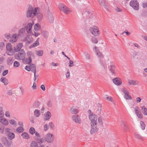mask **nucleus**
Returning <instances> with one entry per match:
<instances>
[{
	"instance_id": "nucleus-1",
	"label": "nucleus",
	"mask_w": 147,
	"mask_h": 147,
	"mask_svg": "<svg viewBox=\"0 0 147 147\" xmlns=\"http://www.w3.org/2000/svg\"><path fill=\"white\" fill-rule=\"evenodd\" d=\"M37 11L36 7L33 10L32 6L31 5H29L27 11L26 17L28 18L30 17L33 18L36 15Z\"/></svg>"
},
{
	"instance_id": "nucleus-2",
	"label": "nucleus",
	"mask_w": 147,
	"mask_h": 147,
	"mask_svg": "<svg viewBox=\"0 0 147 147\" xmlns=\"http://www.w3.org/2000/svg\"><path fill=\"white\" fill-rule=\"evenodd\" d=\"M32 25L33 24L32 23H29L27 26L25 27L24 28H22L20 30L19 33H23L24 32V29H25L28 34L30 33L32 31Z\"/></svg>"
},
{
	"instance_id": "nucleus-3",
	"label": "nucleus",
	"mask_w": 147,
	"mask_h": 147,
	"mask_svg": "<svg viewBox=\"0 0 147 147\" xmlns=\"http://www.w3.org/2000/svg\"><path fill=\"white\" fill-rule=\"evenodd\" d=\"M25 55V53L24 50L23 49H21L19 51V52L18 54H16L15 55V57L16 59H18V58H19L20 59H22L23 61L25 60L24 58Z\"/></svg>"
},
{
	"instance_id": "nucleus-4",
	"label": "nucleus",
	"mask_w": 147,
	"mask_h": 147,
	"mask_svg": "<svg viewBox=\"0 0 147 147\" xmlns=\"http://www.w3.org/2000/svg\"><path fill=\"white\" fill-rule=\"evenodd\" d=\"M130 5L134 9L138 10L139 9V4L137 0H132L129 3Z\"/></svg>"
},
{
	"instance_id": "nucleus-5",
	"label": "nucleus",
	"mask_w": 147,
	"mask_h": 147,
	"mask_svg": "<svg viewBox=\"0 0 147 147\" xmlns=\"http://www.w3.org/2000/svg\"><path fill=\"white\" fill-rule=\"evenodd\" d=\"M91 129L90 130V133L91 134H93L98 132V129L97 127V123H91Z\"/></svg>"
},
{
	"instance_id": "nucleus-6",
	"label": "nucleus",
	"mask_w": 147,
	"mask_h": 147,
	"mask_svg": "<svg viewBox=\"0 0 147 147\" xmlns=\"http://www.w3.org/2000/svg\"><path fill=\"white\" fill-rule=\"evenodd\" d=\"M54 136L52 134H47L46 136L45 139L47 142L49 143L53 142L54 140Z\"/></svg>"
},
{
	"instance_id": "nucleus-7",
	"label": "nucleus",
	"mask_w": 147,
	"mask_h": 147,
	"mask_svg": "<svg viewBox=\"0 0 147 147\" xmlns=\"http://www.w3.org/2000/svg\"><path fill=\"white\" fill-rule=\"evenodd\" d=\"M2 143L4 145L6 146L10 147L12 144V141L9 140L7 138L3 137L1 139Z\"/></svg>"
},
{
	"instance_id": "nucleus-8",
	"label": "nucleus",
	"mask_w": 147,
	"mask_h": 147,
	"mask_svg": "<svg viewBox=\"0 0 147 147\" xmlns=\"http://www.w3.org/2000/svg\"><path fill=\"white\" fill-rule=\"evenodd\" d=\"M91 32L95 36H98L99 34V30L96 26H94L90 28Z\"/></svg>"
},
{
	"instance_id": "nucleus-9",
	"label": "nucleus",
	"mask_w": 147,
	"mask_h": 147,
	"mask_svg": "<svg viewBox=\"0 0 147 147\" xmlns=\"http://www.w3.org/2000/svg\"><path fill=\"white\" fill-rule=\"evenodd\" d=\"M59 9L62 11L64 13L67 14L69 11V9L66 6L63 4L61 3L59 6Z\"/></svg>"
},
{
	"instance_id": "nucleus-10",
	"label": "nucleus",
	"mask_w": 147,
	"mask_h": 147,
	"mask_svg": "<svg viewBox=\"0 0 147 147\" xmlns=\"http://www.w3.org/2000/svg\"><path fill=\"white\" fill-rule=\"evenodd\" d=\"M98 1L102 7L108 10V4L105 0H98Z\"/></svg>"
},
{
	"instance_id": "nucleus-11",
	"label": "nucleus",
	"mask_w": 147,
	"mask_h": 147,
	"mask_svg": "<svg viewBox=\"0 0 147 147\" xmlns=\"http://www.w3.org/2000/svg\"><path fill=\"white\" fill-rule=\"evenodd\" d=\"M89 118L91 121V123H97V116L95 114H91L89 115Z\"/></svg>"
},
{
	"instance_id": "nucleus-12",
	"label": "nucleus",
	"mask_w": 147,
	"mask_h": 147,
	"mask_svg": "<svg viewBox=\"0 0 147 147\" xmlns=\"http://www.w3.org/2000/svg\"><path fill=\"white\" fill-rule=\"evenodd\" d=\"M30 66L31 71L34 73V81H36V67L34 64H31L30 65Z\"/></svg>"
},
{
	"instance_id": "nucleus-13",
	"label": "nucleus",
	"mask_w": 147,
	"mask_h": 147,
	"mask_svg": "<svg viewBox=\"0 0 147 147\" xmlns=\"http://www.w3.org/2000/svg\"><path fill=\"white\" fill-rule=\"evenodd\" d=\"M72 119L74 122L80 124L81 122L79 116L77 114L73 115L72 116Z\"/></svg>"
},
{
	"instance_id": "nucleus-14",
	"label": "nucleus",
	"mask_w": 147,
	"mask_h": 147,
	"mask_svg": "<svg viewBox=\"0 0 147 147\" xmlns=\"http://www.w3.org/2000/svg\"><path fill=\"white\" fill-rule=\"evenodd\" d=\"M113 83L115 85L119 86L121 85L122 84V81L121 79L118 78H115L113 80Z\"/></svg>"
},
{
	"instance_id": "nucleus-15",
	"label": "nucleus",
	"mask_w": 147,
	"mask_h": 147,
	"mask_svg": "<svg viewBox=\"0 0 147 147\" xmlns=\"http://www.w3.org/2000/svg\"><path fill=\"white\" fill-rule=\"evenodd\" d=\"M18 38L17 36V34H13L9 40L10 42L13 43L16 42L18 40Z\"/></svg>"
},
{
	"instance_id": "nucleus-16",
	"label": "nucleus",
	"mask_w": 147,
	"mask_h": 147,
	"mask_svg": "<svg viewBox=\"0 0 147 147\" xmlns=\"http://www.w3.org/2000/svg\"><path fill=\"white\" fill-rule=\"evenodd\" d=\"M121 125L124 131H125L128 130V128L126 122L125 121H122L121 123Z\"/></svg>"
},
{
	"instance_id": "nucleus-17",
	"label": "nucleus",
	"mask_w": 147,
	"mask_h": 147,
	"mask_svg": "<svg viewBox=\"0 0 147 147\" xmlns=\"http://www.w3.org/2000/svg\"><path fill=\"white\" fill-rule=\"evenodd\" d=\"M16 51V48L15 47H14L13 48L11 47V48H10V50L7 51L8 52V54L9 55H12L15 53V52H18V51Z\"/></svg>"
},
{
	"instance_id": "nucleus-18",
	"label": "nucleus",
	"mask_w": 147,
	"mask_h": 147,
	"mask_svg": "<svg viewBox=\"0 0 147 147\" xmlns=\"http://www.w3.org/2000/svg\"><path fill=\"white\" fill-rule=\"evenodd\" d=\"M109 68L110 71L114 74H115V66L113 65H112L109 67Z\"/></svg>"
},
{
	"instance_id": "nucleus-19",
	"label": "nucleus",
	"mask_w": 147,
	"mask_h": 147,
	"mask_svg": "<svg viewBox=\"0 0 147 147\" xmlns=\"http://www.w3.org/2000/svg\"><path fill=\"white\" fill-rule=\"evenodd\" d=\"M7 135L9 139L10 140H12L15 137V135L13 133H7Z\"/></svg>"
},
{
	"instance_id": "nucleus-20",
	"label": "nucleus",
	"mask_w": 147,
	"mask_h": 147,
	"mask_svg": "<svg viewBox=\"0 0 147 147\" xmlns=\"http://www.w3.org/2000/svg\"><path fill=\"white\" fill-rule=\"evenodd\" d=\"M0 122L5 125H7L8 124V122L7 120L5 118H0Z\"/></svg>"
},
{
	"instance_id": "nucleus-21",
	"label": "nucleus",
	"mask_w": 147,
	"mask_h": 147,
	"mask_svg": "<svg viewBox=\"0 0 147 147\" xmlns=\"http://www.w3.org/2000/svg\"><path fill=\"white\" fill-rule=\"evenodd\" d=\"M22 136L24 139H28L30 138V136L26 132H24L22 134Z\"/></svg>"
},
{
	"instance_id": "nucleus-22",
	"label": "nucleus",
	"mask_w": 147,
	"mask_h": 147,
	"mask_svg": "<svg viewBox=\"0 0 147 147\" xmlns=\"http://www.w3.org/2000/svg\"><path fill=\"white\" fill-rule=\"evenodd\" d=\"M51 113L49 111H47L45 114V120H49L51 117Z\"/></svg>"
},
{
	"instance_id": "nucleus-23",
	"label": "nucleus",
	"mask_w": 147,
	"mask_h": 147,
	"mask_svg": "<svg viewBox=\"0 0 147 147\" xmlns=\"http://www.w3.org/2000/svg\"><path fill=\"white\" fill-rule=\"evenodd\" d=\"M0 80L5 85H7L8 84V80L5 78L1 77Z\"/></svg>"
},
{
	"instance_id": "nucleus-24",
	"label": "nucleus",
	"mask_w": 147,
	"mask_h": 147,
	"mask_svg": "<svg viewBox=\"0 0 147 147\" xmlns=\"http://www.w3.org/2000/svg\"><path fill=\"white\" fill-rule=\"evenodd\" d=\"M25 61L26 64H28L29 65H30L31 64V63L32 62L31 57L29 56L28 58L25 60Z\"/></svg>"
},
{
	"instance_id": "nucleus-25",
	"label": "nucleus",
	"mask_w": 147,
	"mask_h": 147,
	"mask_svg": "<svg viewBox=\"0 0 147 147\" xmlns=\"http://www.w3.org/2000/svg\"><path fill=\"white\" fill-rule=\"evenodd\" d=\"M24 130V128L22 126H20L16 129V131L18 133H20L22 132Z\"/></svg>"
},
{
	"instance_id": "nucleus-26",
	"label": "nucleus",
	"mask_w": 147,
	"mask_h": 147,
	"mask_svg": "<svg viewBox=\"0 0 147 147\" xmlns=\"http://www.w3.org/2000/svg\"><path fill=\"white\" fill-rule=\"evenodd\" d=\"M141 109L143 113L147 115V108L144 106H143L141 107Z\"/></svg>"
},
{
	"instance_id": "nucleus-27",
	"label": "nucleus",
	"mask_w": 147,
	"mask_h": 147,
	"mask_svg": "<svg viewBox=\"0 0 147 147\" xmlns=\"http://www.w3.org/2000/svg\"><path fill=\"white\" fill-rule=\"evenodd\" d=\"M34 114L36 117H38L40 115V112L39 110L36 109L34 111Z\"/></svg>"
},
{
	"instance_id": "nucleus-28",
	"label": "nucleus",
	"mask_w": 147,
	"mask_h": 147,
	"mask_svg": "<svg viewBox=\"0 0 147 147\" xmlns=\"http://www.w3.org/2000/svg\"><path fill=\"white\" fill-rule=\"evenodd\" d=\"M40 105L39 101H37L35 102L33 104V107L34 108H38Z\"/></svg>"
},
{
	"instance_id": "nucleus-29",
	"label": "nucleus",
	"mask_w": 147,
	"mask_h": 147,
	"mask_svg": "<svg viewBox=\"0 0 147 147\" xmlns=\"http://www.w3.org/2000/svg\"><path fill=\"white\" fill-rule=\"evenodd\" d=\"M36 54L38 56H41L42 55L43 52L42 50H39L38 51H36Z\"/></svg>"
},
{
	"instance_id": "nucleus-30",
	"label": "nucleus",
	"mask_w": 147,
	"mask_h": 147,
	"mask_svg": "<svg viewBox=\"0 0 147 147\" xmlns=\"http://www.w3.org/2000/svg\"><path fill=\"white\" fill-rule=\"evenodd\" d=\"M39 45V42L38 41H37L36 40L35 42L32 45H30L29 47V48L31 49L33 47H35L36 46L38 45Z\"/></svg>"
},
{
	"instance_id": "nucleus-31",
	"label": "nucleus",
	"mask_w": 147,
	"mask_h": 147,
	"mask_svg": "<svg viewBox=\"0 0 147 147\" xmlns=\"http://www.w3.org/2000/svg\"><path fill=\"white\" fill-rule=\"evenodd\" d=\"M36 15L39 21H41L43 18V15L42 13H38Z\"/></svg>"
},
{
	"instance_id": "nucleus-32",
	"label": "nucleus",
	"mask_w": 147,
	"mask_h": 147,
	"mask_svg": "<svg viewBox=\"0 0 147 147\" xmlns=\"http://www.w3.org/2000/svg\"><path fill=\"white\" fill-rule=\"evenodd\" d=\"M96 52L97 53V55L100 58H103V55L99 51L98 49L96 50Z\"/></svg>"
},
{
	"instance_id": "nucleus-33",
	"label": "nucleus",
	"mask_w": 147,
	"mask_h": 147,
	"mask_svg": "<svg viewBox=\"0 0 147 147\" xmlns=\"http://www.w3.org/2000/svg\"><path fill=\"white\" fill-rule=\"evenodd\" d=\"M30 147H38L37 143L34 141H32L30 144Z\"/></svg>"
},
{
	"instance_id": "nucleus-34",
	"label": "nucleus",
	"mask_w": 147,
	"mask_h": 147,
	"mask_svg": "<svg viewBox=\"0 0 147 147\" xmlns=\"http://www.w3.org/2000/svg\"><path fill=\"white\" fill-rule=\"evenodd\" d=\"M48 19L50 23H53L54 21V18L53 16L51 14L49 15Z\"/></svg>"
},
{
	"instance_id": "nucleus-35",
	"label": "nucleus",
	"mask_w": 147,
	"mask_h": 147,
	"mask_svg": "<svg viewBox=\"0 0 147 147\" xmlns=\"http://www.w3.org/2000/svg\"><path fill=\"white\" fill-rule=\"evenodd\" d=\"M36 141L39 144H41L43 142V138H37L36 139Z\"/></svg>"
},
{
	"instance_id": "nucleus-36",
	"label": "nucleus",
	"mask_w": 147,
	"mask_h": 147,
	"mask_svg": "<svg viewBox=\"0 0 147 147\" xmlns=\"http://www.w3.org/2000/svg\"><path fill=\"white\" fill-rule=\"evenodd\" d=\"M35 130L34 128L31 127L29 129V132L32 135H33L35 133Z\"/></svg>"
},
{
	"instance_id": "nucleus-37",
	"label": "nucleus",
	"mask_w": 147,
	"mask_h": 147,
	"mask_svg": "<svg viewBox=\"0 0 147 147\" xmlns=\"http://www.w3.org/2000/svg\"><path fill=\"white\" fill-rule=\"evenodd\" d=\"M23 46V45L21 43H19L17 45V47L16 48V50L18 52L20 51V50H21V48Z\"/></svg>"
},
{
	"instance_id": "nucleus-38",
	"label": "nucleus",
	"mask_w": 147,
	"mask_h": 147,
	"mask_svg": "<svg viewBox=\"0 0 147 147\" xmlns=\"http://www.w3.org/2000/svg\"><path fill=\"white\" fill-rule=\"evenodd\" d=\"M141 125V127L142 130H144L145 129V124L144 122L142 121H141L140 122Z\"/></svg>"
},
{
	"instance_id": "nucleus-39",
	"label": "nucleus",
	"mask_w": 147,
	"mask_h": 147,
	"mask_svg": "<svg viewBox=\"0 0 147 147\" xmlns=\"http://www.w3.org/2000/svg\"><path fill=\"white\" fill-rule=\"evenodd\" d=\"M42 34L46 38H47L48 37V32L46 31H44L42 32Z\"/></svg>"
},
{
	"instance_id": "nucleus-40",
	"label": "nucleus",
	"mask_w": 147,
	"mask_h": 147,
	"mask_svg": "<svg viewBox=\"0 0 147 147\" xmlns=\"http://www.w3.org/2000/svg\"><path fill=\"white\" fill-rule=\"evenodd\" d=\"M13 61L14 60L12 58L9 59L7 60V64L9 65H11Z\"/></svg>"
},
{
	"instance_id": "nucleus-41",
	"label": "nucleus",
	"mask_w": 147,
	"mask_h": 147,
	"mask_svg": "<svg viewBox=\"0 0 147 147\" xmlns=\"http://www.w3.org/2000/svg\"><path fill=\"white\" fill-rule=\"evenodd\" d=\"M135 111L136 114L138 113H139L141 112L140 110L139 107L138 106H136L134 109Z\"/></svg>"
},
{
	"instance_id": "nucleus-42",
	"label": "nucleus",
	"mask_w": 147,
	"mask_h": 147,
	"mask_svg": "<svg viewBox=\"0 0 147 147\" xmlns=\"http://www.w3.org/2000/svg\"><path fill=\"white\" fill-rule=\"evenodd\" d=\"M92 42L96 44L98 42V40L96 37L94 36L92 38Z\"/></svg>"
},
{
	"instance_id": "nucleus-43",
	"label": "nucleus",
	"mask_w": 147,
	"mask_h": 147,
	"mask_svg": "<svg viewBox=\"0 0 147 147\" xmlns=\"http://www.w3.org/2000/svg\"><path fill=\"white\" fill-rule=\"evenodd\" d=\"M128 83L130 85L133 84L135 85L136 84V81H135L133 80H128Z\"/></svg>"
},
{
	"instance_id": "nucleus-44",
	"label": "nucleus",
	"mask_w": 147,
	"mask_h": 147,
	"mask_svg": "<svg viewBox=\"0 0 147 147\" xmlns=\"http://www.w3.org/2000/svg\"><path fill=\"white\" fill-rule=\"evenodd\" d=\"M12 46L10 43H8L6 45V49L7 51L10 50V48H11Z\"/></svg>"
},
{
	"instance_id": "nucleus-45",
	"label": "nucleus",
	"mask_w": 147,
	"mask_h": 147,
	"mask_svg": "<svg viewBox=\"0 0 147 147\" xmlns=\"http://www.w3.org/2000/svg\"><path fill=\"white\" fill-rule=\"evenodd\" d=\"M20 63L17 61H15L13 63V66L15 67H17L20 66Z\"/></svg>"
},
{
	"instance_id": "nucleus-46",
	"label": "nucleus",
	"mask_w": 147,
	"mask_h": 147,
	"mask_svg": "<svg viewBox=\"0 0 147 147\" xmlns=\"http://www.w3.org/2000/svg\"><path fill=\"white\" fill-rule=\"evenodd\" d=\"M9 123L11 125H16V122L13 119L10 120L9 121Z\"/></svg>"
},
{
	"instance_id": "nucleus-47",
	"label": "nucleus",
	"mask_w": 147,
	"mask_h": 147,
	"mask_svg": "<svg viewBox=\"0 0 147 147\" xmlns=\"http://www.w3.org/2000/svg\"><path fill=\"white\" fill-rule=\"evenodd\" d=\"M124 96L127 99H131L132 98L131 97L128 93L126 95L125 94Z\"/></svg>"
},
{
	"instance_id": "nucleus-48",
	"label": "nucleus",
	"mask_w": 147,
	"mask_h": 147,
	"mask_svg": "<svg viewBox=\"0 0 147 147\" xmlns=\"http://www.w3.org/2000/svg\"><path fill=\"white\" fill-rule=\"evenodd\" d=\"M135 136L136 138L141 140L142 139V137L139 134H135Z\"/></svg>"
},
{
	"instance_id": "nucleus-49",
	"label": "nucleus",
	"mask_w": 147,
	"mask_h": 147,
	"mask_svg": "<svg viewBox=\"0 0 147 147\" xmlns=\"http://www.w3.org/2000/svg\"><path fill=\"white\" fill-rule=\"evenodd\" d=\"M105 99H106V100H109L111 101H112L111 97L110 96L109 97V96L107 95H106L105 96Z\"/></svg>"
},
{
	"instance_id": "nucleus-50",
	"label": "nucleus",
	"mask_w": 147,
	"mask_h": 147,
	"mask_svg": "<svg viewBox=\"0 0 147 147\" xmlns=\"http://www.w3.org/2000/svg\"><path fill=\"white\" fill-rule=\"evenodd\" d=\"M40 26L39 24H35L34 26V29L36 31L38 29V28H39Z\"/></svg>"
},
{
	"instance_id": "nucleus-51",
	"label": "nucleus",
	"mask_w": 147,
	"mask_h": 147,
	"mask_svg": "<svg viewBox=\"0 0 147 147\" xmlns=\"http://www.w3.org/2000/svg\"><path fill=\"white\" fill-rule=\"evenodd\" d=\"M49 126L50 127L51 129H54V125L52 122H51L49 123Z\"/></svg>"
},
{
	"instance_id": "nucleus-52",
	"label": "nucleus",
	"mask_w": 147,
	"mask_h": 147,
	"mask_svg": "<svg viewBox=\"0 0 147 147\" xmlns=\"http://www.w3.org/2000/svg\"><path fill=\"white\" fill-rule=\"evenodd\" d=\"M71 112L72 113H77V110L76 109H71Z\"/></svg>"
},
{
	"instance_id": "nucleus-53",
	"label": "nucleus",
	"mask_w": 147,
	"mask_h": 147,
	"mask_svg": "<svg viewBox=\"0 0 147 147\" xmlns=\"http://www.w3.org/2000/svg\"><path fill=\"white\" fill-rule=\"evenodd\" d=\"M124 33H125L126 35L127 36L129 35L130 34V33L128 32L127 30L126 29H125V31L123 32L121 34L123 35Z\"/></svg>"
},
{
	"instance_id": "nucleus-54",
	"label": "nucleus",
	"mask_w": 147,
	"mask_h": 147,
	"mask_svg": "<svg viewBox=\"0 0 147 147\" xmlns=\"http://www.w3.org/2000/svg\"><path fill=\"white\" fill-rule=\"evenodd\" d=\"M8 72V70H5L3 73L2 75L3 76H5Z\"/></svg>"
},
{
	"instance_id": "nucleus-55",
	"label": "nucleus",
	"mask_w": 147,
	"mask_h": 147,
	"mask_svg": "<svg viewBox=\"0 0 147 147\" xmlns=\"http://www.w3.org/2000/svg\"><path fill=\"white\" fill-rule=\"evenodd\" d=\"M122 91L125 95H126L128 93L127 90L125 88H123V89Z\"/></svg>"
},
{
	"instance_id": "nucleus-56",
	"label": "nucleus",
	"mask_w": 147,
	"mask_h": 147,
	"mask_svg": "<svg viewBox=\"0 0 147 147\" xmlns=\"http://www.w3.org/2000/svg\"><path fill=\"white\" fill-rule=\"evenodd\" d=\"M138 117L140 119H142V115L141 114V112L139 113H138L136 114Z\"/></svg>"
},
{
	"instance_id": "nucleus-57",
	"label": "nucleus",
	"mask_w": 147,
	"mask_h": 147,
	"mask_svg": "<svg viewBox=\"0 0 147 147\" xmlns=\"http://www.w3.org/2000/svg\"><path fill=\"white\" fill-rule=\"evenodd\" d=\"M98 109L97 110V111H99V112H100L101 110V104H98Z\"/></svg>"
},
{
	"instance_id": "nucleus-58",
	"label": "nucleus",
	"mask_w": 147,
	"mask_h": 147,
	"mask_svg": "<svg viewBox=\"0 0 147 147\" xmlns=\"http://www.w3.org/2000/svg\"><path fill=\"white\" fill-rule=\"evenodd\" d=\"M30 66H29V65H26V67H25V69L27 70L28 71H31V69H30Z\"/></svg>"
},
{
	"instance_id": "nucleus-59",
	"label": "nucleus",
	"mask_w": 147,
	"mask_h": 147,
	"mask_svg": "<svg viewBox=\"0 0 147 147\" xmlns=\"http://www.w3.org/2000/svg\"><path fill=\"white\" fill-rule=\"evenodd\" d=\"M69 66L70 67H71L74 66L73 61H72L71 60H69Z\"/></svg>"
},
{
	"instance_id": "nucleus-60",
	"label": "nucleus",
	"mask_w": 147,
	"mask_h": 147,
	"mask_svg": "<svg viewBox=\"0 0 147 147\" xmlns=\"http://www.w3.org/2000/svg\"><path fill=\"white\" fill-rule=\"evenodd\" d=\"M98 122L101 125L102 124V119L101 117H99L98 118Z\"/></svg>"
},
{
	"instance_id": "nucleus-61",
	"label": "nucleus",
	"mask_w": 147,
	"mask_h": 147,
	"mask_svg": "<svg viewBox=\"0 0 147 147\" xmlns=\"http://www.w3.org/2000/svg\"><path fill=\"white\" fill-rule=\"evenodd\" d=\"M32 87L34 90H35L37 89V86H36V83L35 82H34L33 83Z\"/></svg>"
},
{
	"instance_id": "nucleus-62",
	"label": "nucleus",
	"mask_w": 147,
	"mask_h": 147,
	"mask_svg": "<svg viewBox=\"0 0 147 147\" xmlns=\"http://www.w3.org/2000/svg\"><path fill=\"white\" fill-rule=\"evenodd\" d=\"M27 55L28 56H32L33 54L32 53L31 51H28L27 53Z\"/></svg>"
},
{
	"instance_id": "nucleus-63",
	"label": "nucleus",
	"mask_w": 147,
	"mask_h": 147,
	"mask_svg": "<svg viewBox=\"0 0 147 147\" xmlns=\"http://www.w3.org/2000/svg\"><path fill=\"white\" fill-rule=\"evenodd\" d=\"M48 129V125L47 124H45L44 126V129L45 131L47 130Z\"/></svg>"
},
{
	"instance_id": "nucleus-64",
	"label": "nucleus",
	"mask_w": 147,
	"mask_h": 147,
	"mask_svg": "<svg viewBox=\"0 0 147 147\" xmlns=\"http://www.w3.org/2000/svg\"><path fill=\"white\" fill-rule=\"evenodd\" d=\"M142 6L144 8H146L147 7V3H144L142 4Z\"/></svg>"
}]
</instances>
